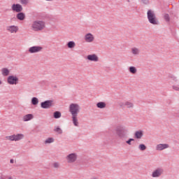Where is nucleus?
<instances>
[{"label": "nucleus", "instance_id": "20", "mask_svg": "<svg viewBox=\"0 0 179 179\" xmlns=\"http://www.w3.org/2000/svg\"><path fill=\"white\" fill-rule=\"evenodd\" d=\"M1 73L3 76H8L9 75V69L7 68H3L1 69Z\"/></svg>", "mask_w": 179, "mask_h": 179}, {"label": "nucleus", "instance_id": "9", "mask_svg": "<svg viewBox=\"0 0 179 179\" xmlns=\"http://www.w3.org/2000/svg\"><path fill=\"white\" fill-rule=\"evenodd\" d=\"M7 82L8 85H17L19 78L13 76H10L8 77Z\"/></svg>", "mask_w": 179, "mask_h": 179}, {"label": "nucleus", "instance_id": "11", "mask_svg": "<svg viewBox=\"0 0 179 179\" xmlns=\"http://www.w3.org/2000/svg\"><path fill=\"white\" fill-rule=\"evenodd\" d=\"M11 9L13 12H16L17 13H19V12L23 10V7H22V5L19 3H13L11 6Z\"/></svg>", "mask_w": 179, "mask_h": 179}, {"label": "nucleus", "instance_id": "30", "mask_svg": "<svg viewBox=\"0 0 179 179\" xmlns=\"http://www.w3.org/2000/svg\"><path fill=\"white\" fill-rule=\"evenodd\" d=\"M17 18L19 20H23V13H19L17 15Z\"/></svg>", "mask_w": 179, "mask_h": 179}, {"label": "nucleus", "instance_id": "19", "mask_svg": "<svg viewBox=\"0 0 179 179\" xmlns=\"http://www.w3.org/2000/svg\"><path fill=\"white\" fill-rule=\"evenodd\" d=\"M124 105L127 108H134V103L129 101H125Z\"/></svg>", "mask_w": 179, "mask_h": 179}, {"label": "nucleus", "instance_id": "26", "mask_svg": "<svg viewBox=\"0 0 179 179\" xmlns=\"http://www.w3.org/2000/svg\"><path fill=\"white\" fill-rule=\"evenodd\" d=\"M55 132H57V134H62V129L59 128V127H55L54 129Z\"/></svg>", "mask_w": 179, "mask_h": 179}, {"label": "nucleus", "instance_id": "37", "mask_svg": "<svg viewBox=\"0 0 179 179\" xmlns=\"http://www.w3.org/2000/svg\"><path fill=\"white\" fill-rule=\"evenodd\" d=\"M27 3H29V0H23L24 5H27Z\"/></svg>", "mask_w": 179, "mask_h": 179}, {"label": "nucleus", "instance_id": "5", "mask_svg": "<svg viewBox=\"0 0 179 179\" xmlns=\"http://www.w3.org/2000/svg\"><path fill=\"white\" fill-rule=\"evenodd\" d=\"M6 141H11L15 142H17L18 141H20L23 139V134H13L11 136H6Z\"/></svg>", "mask_w": 179, "mask_h": 179}, {"label": "nucleus", "instance_id": "12", "mask_svg": "<svg viewBox=\"0 0 179 179\" xmlns=\"http://www.w3.org/2000/svg\"><path fill=\"white\" fill-rule=\"evenodd\" d=\"M6 30L8 33H17V31H19V27L15 25L7 26Z\"/></svg>", "mask_w": 179, "mask_h": 179}, {"label": "nucleus", "instance_id": "44", "mask_svg": "<svg viewBox=\"0 0 179 179\" xmlns=\"http://www.w3.org/2000/svg\"><path fill=\"white\" fill-rule=\"evenodd\" d=\"M128 2H129V0H128Z\"/></svg>", "mask_w": 179, "mask_h": 179}, {"label": "nucleus", "instance_id": "16", "mask_svg": "<svg viewBox=\"0 0 179 179\" xmlns=\"http://www.w3.org/2000/svg\"><path fill=\"white\" fill-rule=\"evenodd\" d=\"M142 136H143V131L142 130L136 131L134 134L136 139H142Z\"/></svg>", "mask_w": 179, "mask_h": 179}, {"label": "nucleus", "instance_id": "17", "mask_svg": "<svg viewBox=\"0 0 179 179\" xmlns=\"http://www.w3.org/2000/svg\"><path fill=\"white\" fill-rule=\"evenodd\" d=\"M34 118V115L33 114H27L24 116L23 120L24 121H30L31 120H33Z\"/></svg>", "mask_w": 179, "mask_h": 179}, {"label": "nucleus", "instance_id": "27", "mask_svg": "<svg viewBox=\"0 0 179 179\" xmlns=\"http://www.w3.org/2000/svg\"><path fill=\"white\" fill-rule=\"evenodd\" d=\"M138 149L139 150H141L142 152H143L146 149V145L145 144H140L138 145Z\"/></svg>", "mask_w": 179, "mask_h": 179}, {"label": "nucleus", "instance_id": "15", "mask_svg": "<svg viewBox=\"0 0 179 179\" xmlns=\"http://www.w3.org/2000/svg\"><path fill=\"white\" fill-rule=\"evenodd\" d=\"M169 144H166V143H164V144H158L156 146V150H164V149H169Z\"/></svg>", "mask_w": 179, "mask_h": 179}, {"label": "nucleus", "instance_id": "41", "mask_svg": "<svg viewBox=\"0 0 179 179\" xmlns=\"http://www.w3.org/2000/svg\"><path fill=\"white\" fill-rule=\"evenodd\" d=\"M2 83V81L1 80H0V85Z\"/></svg>", "mask_w": 179, "mask_h": 179}, {"label": "nucleus", "instance_id": "18", "mask_svg": "<svg viewBox=\"0 0 179 179\" xmlns=\"http://www.w3.org/2000/svg\"><path fill=\"white\" fill-rule=\"evenodd\" d=\"M140 52H141V50H139V48H131V54H133V55H139Z\"/></svg>", "mask_w": 179, "mask_h": 179}, {"label": "nucleus", "instance_id": "6", "mask_svg": "<svg viewBox=\"0 0 179 179\" xmlns=\"http://www.w3.org/2000/svg\"><path fill=\"white\" fill-rule=\"evenodd\" d=\"M164 173V169L162 167H158L155 169L152 173V178H159V177H162L163 173Z\"/></svg>", "mask_w": 179, "mask_h": 179}, {"label": "nucleus", "instance_id": "24", "mask_svg": "<svg viewBox=\"0 0 179 179\" xmlns=\"http://www.w3.org/2000/svg\"><path fill=\"white\" fill-rule=\"evenodd\" d=\"M31 104L33 106H37L38 104V99L37 97H33L31 99Z\"/></svg>", "mask_w": 179, "mask_h": 179}, {"label": "nucleus", "instance_id": "31", "mask_svg": "<svg viewBox=\"0 0 179 179\" xmlns=\"http://www.w3.org/2000/svg\"><path fill=\"white\" fill-rule=\"evenodd\" d=\"M172 89L176 92H179V85H174L172 86Z\"/></svg>", "mask_w": 179, "mask_h": 179}, {"label": "nucleus", "instance_id": "7", "mask_svg": "<svg viewBox=\"0 0 179 179\" xmlns=\"http://www.w3.org/2000/svg\"><path fill=\"white\" fill-rule=\"evenodd\" d=\"M54 106V101L52 100H47L41 103V108H51Z\"/></svg>", "mask_w": 179, "mask_h": 179}, {"label": "nucleus", "instance_id": "4", "mask_svg": "<svg viewBox=\"0 0 179 179\" xmlns=\"http://www.w3.org/2000/svg\"><path fill=\"white\" fill-rule=\"evenodd\" d=\"M32 28L35 31L44 30V29H45V22L41 20L35 21L32 24Z\"/></svg>", "mask_w": 179, "mask_h": 179}, {"label": "nucleus", "instance_id": "2", "mask_svg": "<svg viewBox=\"0 0 179 179\" xmlns=\"http://www.w3.org/2000/svg\"><path fill=\"white\" fill-rule=\"evenodd\" d=\"M115 132L118 138L124 139V138H127L128 129L124 126H117L115 129Z\"/></svg>", "mask_w": 179, "mask_h": 179}, {"label": "nucleus", "instance_id": "8", "mask_svg": "<svg viewBox=\"0 0 179 179\" xmlns=\"http://www.w3.org/2000/svg\"><path fill=\"white\" fill-rule=\"evenodd\" d=\"M66 159L67 160V163H75V162L78 160V155H76V153L69 154L66 157Z\"/></svg>", "mask_w": 179, "mask_h": 179}, {"label": "nucleus", "instance_id": "25", "mask_svg": "<svg viewBox=\"0 0 179 179\" xmlns=\"http://www.w3.org/2000/svg\"><path fill=\"white\" fill-rule=\"evenodd\" d=\"M61 112L59 111H55L54 113H53V117L54 118H55L56 120L58 119V118H61Z\"/></svg>", "mask_w": 179, "mask_h": 179}, {"label": "nucleus", "instance_id": "32", "mask_svg": "<svg viewBox=\"0 0 179 179\" xmlns=\"http://www.w3.org/2000/svg\"><path fill=\"white\" fill-rule=\"evenodd\" d=\"M135 141V139L134 138H129L128 141H126V143H127V145H132V143L131 142H134Z\"/></svg>", "mask_w": 179, "mask_h": 179}, {"label": "nucleus", "instance_id": "42", "mask_svg": "<svg viewBox=\"0 0 179 179\" xmlns=\"http://www.w3.org/2000/svg\"><path fill=\"white\" fill-rule=\"evenodd\" d=\"M23 19H24V14H23Z\"/></svg>", "mask_w": 179, "mask_h": 179}, {"label": "nucleus", "instance_id": "21", "mask_svg": "<svg viewBox=\"0 0 179 179\" xmlns=\"http://www.w3.org/2000/svg\"><path fill=\"white\" fill-rule=\"evenodd\" d=\"M68 48H75L76 47V43L73 41H69L67 43Z\"/></svg>", "mask_w": 179, "mask_h": 179}, {"label": "nucleus", "instance_id": "13", "mask_svg": "<svg viewBox=\"0 0 179 179\" xmlns=\"http://www.w3.org/2000/svg\"><path fill=\"white\" fill-rule=\"evenodd\" d=\"M86 43H93L94 41V36L92 34H87L85 36Z\"/></svg>", "mask_w": 179, "mask_h": 179}, {"label": "nucleus", "instance_id": "10", "mask_svg": "<svg viewBox=\"0 0 179 179\" xmlns=\"http://www.w3.org/2000/svg\"><path fill=\"white\" fill-rule=\"evenodd\" d=\"M42 50L43 47L41 46H32L29 48V52H30V54H36L37 52H40Z\"/></svg>", "mask_w": 179, "mask_h": 179}, {"label": "nucleus", "instance_id": "23", "mask_svg": "<svg viewBox=\"0 0 179 179\" xmlns=\"http://www.w3.org/2000/svg\"><path fill=\"white\" fill-rule=\"evenodd\" d=\"M106 102H99L96 103V107L98 108H106Z\"/></svg>", "mask_w": 179, "mask_h": 179}, {"label": "nucleus", "instance_id": "1", "mask_svg": "<svg viewBox=\"0 0 179 179\" xmlns=\"http://www.w3.org/2000/svg\"><path fill=\"white\" fill-rule=\"evenodd\" d=\"M69 108V113L71 114V120L74 127H79L78 114L80 113V106L78 103H71Z\"/></svg>", "mask_w": 179, "mask_h": 179}, {"label": "nucleus", "instance_id": "40", "mask_svg": "<svg viewBox=\"0 0 179 179\" xmlns=\"http://www.w3.org/2000/svg\"><path fill=\"white\" fill-rule=\"evenodd\" d=\"M21 3H23V0H20Z\"/></svg>", "mask_w": 179, "mask_h": 179}, {"label": "nucleus", "instance_id": "34", "mask_svg": "<svg viewBox=\"0 0 179 179\" xmlns=\"http://www.w3.org/2000/svg\"><path fill=\"white\" fill-rule=\"evenodd\" d=\"M120 107H125V102H120L119 103Z\"/></svg>", "mask_w": 179, "mask_h": 179}, {"label": "nucleus", "instance_id": "35", "mask_svg": "<svg viewBox=\"0 0 179 179\" xmlns=\"http://www.w3.org/2000/svg\"><path fill=\"white\" fill-rule=\"evenodd\" d=\"M143 3H145V5H148L149 3V0H141Z\"/></svg>", "mask_w": 179, "mask_h": 179}, {"label": "nucleus", "instance_id": "22", "mask_svg": "<svg viewBox=\"0 0 179 179\" xmlns=\"http://www.w3.org/2000/svg\"><path fill=\"white\" fill-rule=\"evenodd\" d=\"M129 71L130 72V73L135 75V73H136V72H138V70L136 69V67H135V66H130L129 68Z\"/></svg>", "mask_w": 179, "mask_h": 179}, {"label": "nucleus", "instance_id": "29", "mask_svg": "<svg viewBox=\"0 0 179 179\" xmlns=\"http://www.w3.org/2000/svg\"><path fill=\"white\" fill-rule=\"evenodd\" d=\"M52 166H53L54 169H59L61 164H59V162H54L52 164Z\"/></svg>", "mask_w": 179, "mask_h": 179}, {"label": "nucleus", "instance_id": "3", "mask_svg": "<svg viewBox=\"0 0 179 179\" xmlns=\"http://www.w3.org/2000/svg\"><path fill=\"white\" fill-rule=\"evenodd\" d=\"M147 17L148 22L151 24H159V20H157V17H156V14L155 13V11L152 10H148L147 12Z\"/></svg>", "mask_w": 179, "mask_h": 179}, {"label": "nucleus", "instance_id": "36", "mask_svg": "<svg viewBox=\"0 0 179 179\" xmlns=\"http://www.w3.org/2000/svg\"><path fill=\"white\" fill-rule=\"evenodd\" d=\"M172 78V80L174 81V82H178V79H177L176 77H171Z\"/></svg>", "mask_w": 179, "mask_h": 179}, {"label": "nucleus", "instance_id": "39", "mask_svg": "<svg viewBox=\"0 0 179 179\" xmlns=\"http://www.w3.org/2000/svg\"><path fill=\"white\" fill-rule=\"evenodd\" d=\"M10 163H11V164H13L15 163V160L14 159H10Z\"/></svg>", "mask_w": 179, "mask_h": 179}, {"label": "nucleus", "instance_id": "14", "mask_svg": "<svg viewBox=\"0 0 179 179\" xmlns=\"http://www.w3.org/2000/svg\"><path fill=\"white\" fill-rule=\"evenodd\" d=\"M87 59L93 62H98L99 57H97V55L96 54L89 55L87 56Z\"/></svg>", "mask_w": 179, "mask_h": 179}, {"label": "nucleus", "instance_id": "43", "mask_svg": "<svg viewBox=\"0 0 179 179\" xmlns=\"http://www.w3.org/2000/svg\"><path fill=\"white\" fill-rule=\"evenodd\" d=\"M46 1H52V0H46Z\"/></svg>", "mask_w": 179, "mask_h": 179}, {"label": "nucleus", "instance_id": "28", "mask_svg": "<svg viewBox=\"0 0 179 179\" xmlns=\"http://www.w3.org/2000/svg\"><path fill=\"white\" fill-rule=\"evenodd\" d=\"M54 142V138H48L45 141V144L47 145V143H52Z\"/></svg>", "mask_w": 179, "mask_h": 179}, {"label": "nucleus", "instance_id": "33", "mask_svg": "<svg viewBox=\"0 0 179 179\" xmlns=\"http://www.w3.org/2000/svg\"><path fill=\"white\" fill-rule=\"evenodd\" d=\"M164 17L166 22H170V15L169 14H165Z\"/></svg>", "mask_w": 179, "mask_h": 179}, {"label": "nucleus", "instance_id": "38", "mask_svg": "<svg viewBox=\"0 0 179 179\" xmlns=\"http://www.w3.org/2000/svg\"><path fill=\"white\" fill-rule=\"evenodd\" d=\"M90 179H100V178L97 176H92Z\"/></svg>", "mask_w": 179, "mask_h": 179}]
</instances>
